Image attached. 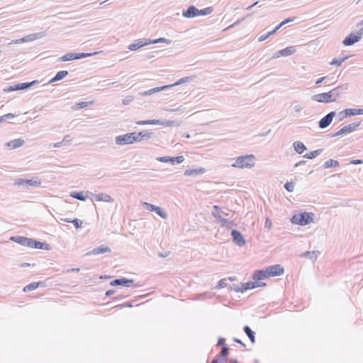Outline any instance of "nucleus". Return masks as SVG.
<instances>
[{"label": "nucleus", "mask_w": 363, "mask_h": 363, "mask_svg": "<svg viewBox=\"0 0 363 363\" xmlns=\"http://www.w3.org/2000/svg\"><path fill=\"white\" fill-rule=\"evenodd\" d=\"M255 159L253 155H242L236 158L235 162L231 166L240 169L251 168L255 166Z\"/></svg>", "instance_id": "obj_1"}, {"label": "nucleus", "mask_w": 363, "mask_h": 363, "mask_svg": "<svg viewBox=\"0 0 363 363\" xmlns=\"http://www.w3.org/2000/svg\"><path fill=\"white\" fill-rule=\"evenodd\" d=\"M191 80V78L189 77H183V78H181L179 80H178L174 84H169V85H164V86H159V87H155V88H153V89H149L147 91H141V92L139 93V95L143 96H150V95H152V94H153L155 93L159 92L160 91L166 90V89H169L170 87H172V86H177V85H180V84H184L185 82H190Z\"/></svg>", "instance_id": "obj_2"}, {"label": "nucleus", "mask_w": 363, "mask_h": 363, "mask_svg": "<svg viewBox=\"0 0 363 363\" xmlns=\"http://www.w3.org/2000/svg\"><path fill=\"white\" fill-rule=\"evenodd\" d=\"M314 214L313 213L303 212L299 214L294 215L291 220L292 223L306 225L313 221Z\"/></svg>", "instance_id": "obj_3"}, {"label": "nucleus", "mask_w": 363, "mask_h": 363, "mask_svg": "<svg viewBox=\"0 0 363 363\" xmlns=\"http://www.w3.org/2000/svg\"><path fill=\"white\" fill-rule=\"evenodd\" d=\"M135 133H129L124 135H120L116 137V143L118 145H130L135 143Z\"/></svg>", "instance_id": "obj_4"}, {"label": "nucleus", "mask_w": 363, "mask_h": 363, "mask_svg": "<svg viewBox=\"0 0 363 363\" xmlns=\"http://www.w3.org/2000/svg\"><path fill=\"white\" fill-rule=\"evenodd\" d=\"M361 123L359 121L354 122L347 125L340 129L337 132L333 133L331 137H337L343 134L350 133L356 130V129L360 125Z\"/></svg>", "instance_id": "obj_5"}, {"label": "nucleus", "mask_w": 363, "mask_h": 363, "mask_svg": "<svg viewBox=\"0 0 363 363\" xmlns=\"http://www.w3.org/2000/svg\"><path fill=\"white\" fill-rule=\"evenodd\" d=\"M362 35L360 29L357 33H351L343 40L342 43L345 46L352 45L361 40Z\"/></svg>", "instance_id": "obj_6"}, {"label": "nucleus", "mask_w": 363, "mask_h": 363, "mask_svg": "<svg viewBox=\"0 0 363 363\" xmlns=\"http://www.w3.org/2000/svg\"><path fill=\"white\" fill-rule=\"evenodd\" d=\"M312 100L319 103H331L334 102L330 91L315 94L312 96Z\"/></svg>", "instance_id": "obj_7"}, {"label": "nucleus", "mask_w": 363, "mask_h": 363, "mask_svg": "<svg viewBox=\"0 0 363 363\" xmlns=\"http://www.w3.org/2000/svg\"><path fill=\"white\" fill-rule=\"evenodd\" d=\"M267 274L269 277L280 276L284 274V269L280 264H274L266 268Z\"/></svg>", "instance_id": "obj_8"}, {"label": "nucleus", "mask_w": 363, "mask_h": 363, "mask_svg": "<svg viewBox=\"0 0 363 363\" xmlns=\"http://www.w3.org/2000/svg\"><path fill=\"white\" fill-rule=\"evenodd\" d=\"M335 111H331L326 116H325L323 118H322L318 122L319 128L323 129L328 127L332 123V121L333 118L335 116Z\"/></svg>", "instance_id": "obj_9"}, {"label": "nucleus", "mask_w": 363, "mask_h": 363, "mask_svg": "<svg viewBox=\"0 0 363 363\" xmlns=\"http://www.w3.org/2000/svg\"><path fill=\"white\" fill-rule=\"evenodd\" d=\"M111 286H122L125 287H130L134 285L133 279H128L126 278H120L116 279L111 281Z\"/></svg>", "instance_id": "obj_10"}, {"label": "nucleus", "mask_w": 363, "mask_h": 363, "mask_svg": "<svg viewBox=\"0 0 363 363\" xmlns=\"http://www.w3.org/2000/svg\"><path fill=\"white\" fill-rule=\"evenodd\" d=\"M27 247H28L30 248H33V249H40V250H47L50 249L48 244H47L45 242H40V241L35 240L33 238H30L29 243Z\"/></svg>", "instance_id": "obj_11"}, {"label": "nucleus", "mask_w": 363, "mask_h": 363, "mask_svg": "<svg viewBox=\"0 0 363 363\" xmlns=\"http://www.w3.org/2000/svg\"><path fill=\"white\" fill-rule=\"evenodd\" d=\"M231 235L233 237V242L239 247H242L245 245V240L241 233L238 230H233L231 231Z\"/></svg>", "instance_id": "obj_12"}, {"label": "nucleus", "mask_w": 363, "mask_h": 363, "mask_svg": "<svg viewBox=\"0 0 363 363\" xmlns=\"http://www.w3.org/2000/svg\"><path fill=\"white\" fill-rule=\"evenodd\" d=\"M348 84H344L332 89L330 91V94L333 99H334V101H335L337 99L340 98V95L343 93V91L348 89Z\"/></svg>", "instance_id": "obj_13"}, {"label": "nucleus", "mask_w": 363, "mask_h": 363, "mask_svg": "<svg viewBox=\"0 0 363 363\" xmlns=\"http://www.w3.org/2000/svg\"><path fill=\"white\" fill-rule=\"evenodd\" d=\"M295 52L296 48L294 46H289L284 49L277 51L276 53H274L272 58H278L281 56H289L295 53Z\"/></svg>", "instance_id": "obj_14"}, {"label": "nucleus", "mask_w": 363, "mask_h": 363, "mask_svg": "<svg viewBox=\"0 0 363 363\" xmlns=\"http://www.w3.org/2000/svg\"><path fill=\"white\" fill-rule=\"evenodd\" d=\"M135 143H139L143 140H147L150 139L153 135V133L150 130H143L139 133L134 132Z\"/></svg>", "instance_id": "obj_15"}, {"label": "nucleus", "mask_w": 363, "mask_h": 363, "mask_svg": "<svg viewBox=\"0 0 363 363\" xmlns=\"http://www.w3.org/2000/svg\"><path fill=\"white\" fill-rule=\"evenodd\" d=\"M111 250L110 247L104 246V245H100L98 247H96L93 249L92 250L86 253L85 255L89 256V255H96L99 254H103L106 252H111Z\"/></svg>", "instance_id": "obj_16"}, {"label": "nucleus", "mask_w": 363, "mask_h": 363, "mask_svg": "<svg viewBox=\"0 0 363 363\" xmlns=\"http://www.w3.org/2000/svg\"><path fill=\"white\" fill-rule=\"evenodd\" d=\"M150 45V43L148 42V40H145L143 39H138L135 41L134 43H132L128 45V49L131 51H135L138 50L139 48L145 46Z\"/></svg>", "instance_id": "obj_17"}, {"label": "nucleus", "mask_w": 363, "mask_h": 363, "mask_svg": "<svg viewBox=\"0 0 363 363\" xmlns=\"http://www.w3.org/2000/svg\"><path fill=\"white\" fill-rule=\"evenodd\" d=\"M86 194H91L92 196H94L97 201H104L107 203H111L113 201V199L108 194L104 193H99L98 194H94L93 193H89V191Z\"/></svg>", "instance_id": "obj_18"}, {"label": "nucleus", "mask_w": 363, "mask_h": 363, "mask_svg": "<svg viewBox=\"0 0 363 363\" xmlns=\"http://www.w3.org/2000/svg\"><path fill=\"white\" fill-rule=\"evenodd\" d=\"M265 285H266L265 283L259 284V282H255V281H249V282H246V283H242L241 284L242 293H243L244 291H245L247 290L252 289L256 287L262 286H265Z\"/></svg>", "instance_id": "obj_19"}, {"label": "nucleus", "mask_w": 363, "mask_h": 363, "mask_svg": "<svg viewBox=\"0 0 363 363\" xmlns=\"http://www.w3.org/2000/svg\"><path fill=\"white\" fill-rule=\"evenodd\" d=\"M197 10L194 5L189 6L186 10H184L182 12V15L184 17L187 18H191L197 16Z\"/></svg>", "instance_id": "obj_20"}, {"label": "nucleus", "mask_w": 363, "mask_h": 363, "mask_svg": "<svg viewBox=\"0 0 363 363\" xmlns=\"http://www.w3.org/2000/svg\"><path fill=\"white\" fill-rule=\"evenodd\" d=\"M25 143V141L21 138H18L15 140H12L5 144L6 147L10 149H16L23 146Z\"/></svg>", "instance_id": "obj_21"}, {"label": "nucleus", "mask_w": 363, "mask_h": 363, "mask_svg": "<svg viewBox=\"0 0 363 363\" xmlns=\"http://www.w3.org/2000/svg\"><path fill=\"white\" fill-rule=\"evenodd\" d=\"M269 278L266 269L264 270H256L252 276V279L255 281V282H258V281Z\"/></svg>", "instance_id": "obj_22"}, {"label": "nucleus", "mask_w": 363, "mask_h": 363, "mask_svg": "<svg viewBox=\"0 0 363 363\" xmlns=\"http://www.w3.org/2000/svg\"><path fill=\"white\" fill-rule=\"evenodd\" d=\"M29 238L23 237V236H12L11 238V240L18 243L23 246L27 247L29 243Z\"/></svg>", "instance_id": "obj_23"}, {"label": "nucleus", "mask_w": 363, "mask_h": 363, "mask_svg": "<svg viewBox=\"0 0 363 363\" xmlns=\"http://www.w3.org/2000/svg\"><path fill=\"white\" fill-rule=\"evenodd\" d=\"M67 75H68L67 71H66V70L60 71L55 74V76L52 79H51L49 81L48 83H47V84L53 83L55 82L60 81V80L62 79L63 78H65ZM45 85H46V84H43V86H45Z\"/></svg>", "instance_id": "obj_24"}, {"label": "nucleus", "mask_w": 363, "mask_h": 363, "mask_svg": "<svg viewBox=\"0 0 363 363\" xmlns=\"http://www.w3.org/2000/svg\"><path fill=\"white\" fill-rule=\"evenodd\" d=\"M243 331L249 337L250 342L254 344L255 342V333L248 325L244 326Z\"/></svg>", "instance_id": "obj_25"}, {"label": "nucleus", "mask_w": 363, "mask_h": 363, "mask_svg": "<svg viewBox=\"0 0 363 363\" xmlns=\"http://www.w3.org/2000/svg\"><path fill=\"white\" fill-rule=\"evenodd\" d=\"M205 172V169H186L184 174V176H197L200 174H203Z\"/></svg>", "instance_id": "obj_26"}, {"label": "nucleus", "mask_w": 363, "mask_h": 363, "mask_svg": "<svg viewBox=\"0 0 363 363\" xmlns=\"http://www.w3.org/2000/svg\"><path fill=\"white\" fill-rule=\"evenodd\" d=\"M158 122L157 125H161L166 127L169 126H179L180 123L177 121H169V120H158Z\"/></svg>", "instance_id": "obj_27"}, {"label": "nucleus", "mask_w": 363, "mask_h": 363, "mask_svg": "<svg viewBox=\"0 0 363 363\" xmlns=\"http://www.w3.org/2000/svg\"><path fill=\"white\" fill-rule=\"evenodd\" d=\"M345 115L348 117L352 116L362 115L363 114V108H346L345 109Z\"/></svg>", "instance_id": "obj_28"}, {"label": "nucleus", "mask_w": 363, "mask_h": 363, "mask_svg": "<svg viewBox=\"0 0 363 363\" xmlns=\"http://www.w3.org/2000/svg\"><path fill=\"white\" fill-rule=\"evenodd\" d=\"M293 146L298 154H301L306 150V145L300 141L294 142Z\"/></svg>", "instance_id": "obj_29"}, {"label": "nucleus", "mask_w": 363, "mask_h": 363, "mask_svg": "<svg viewBox=\"0 0 363 363\" xmlns=\"http://www.w3.org/2000/svg\"><path fill=\"white\" fill-rule=\"evenodd\" d=\"M93 101H82V102H79V103H76L72 108L74 109V110H79V109H81V108H86L90 105H92L93 104Z\"/></svg>", "instance_id": "obj_30"}, {"label": "nucleus", "mask_w": 363, "mask_h": 363, "mask_svg": "<svg viewBox=\"0 0 363 363\" xmlns=\"http://www.w3.org/2000/svg\"><path fill=\"white\" fill-rule=\"evenodd\" d=\"M44 35H45V33L40 32V33L28 35L26 37H23V38L26 39V42H28V41H31V40H35L39 38L43 37Z\"/></svg>", "instance_id": "obj_31"}, {"label": "nucleus", "mask_w": 363, "mask_h": 363, "mask_svg": "<svg viewBox=\"0 0 363 363\" xmlns=\"http://www.w3.org/2000/svg\"><path fill=\"white\" fill-rule=\"evenodd\" d=\"M213 6H208L203 9L197 10V16H207L211 14L213 11Z\"/></svg>", "instance_id": "obj_32"}, {"label": "nucleus", "mask_w": 363, "mask_h": 363, "mask_svg": "<svg viewBox=\"0 0 363 363\" xmlns=\"http://www.w3.org/2000/svg\"><path fill=\"white\" fill-rule=\"evenodd\" d=\"M322 152V149L315 150L314 151H311L310 152L306 153V155H303V157L306 159H313L315 157L320 155Z\"/></svg>", "instance_id": "obj_33"}, {"label": "nucleus", "mask_w": 363, "mask_h": 363, "mask_svg": "<svg viewBox=\"0 0 363 363\" xmlns=\"http://www.w3.org/2000/svg\"><path fill=\"white\" fill-rule=\"evenodd\" d=\"M337 166H339V162L337 160H335L333 159H330V160L325 161L323 164V167L325 169H328L330 167H335Z\"/></svg>", "instance_id": "obj_34"}, {"label": "nucleus", "mask_w": 363, "mask_h": 363, "mask_svg": "<svg viewBox=\"0 0 363 363\" xmlns=\"http://www.w3.org/2000/svg\"><path fill=\"white\" fill-rule=\"evenodd\" d=\"M300 257H308L312 261H315L317 258L316 252L315 251H306L302 253Z\"/></svg>", "instance_id": "obj_35"}, {"label": "nucleus", "mask_w": 363, "mask_h": 363, "mask_svg": "<svg viewBox=\"0 0 363 363\" xmlns=\"http://www.w3.org/2000/svg\"><path fill=\"white\" fill-rule=\"evenodd\" d=\"M41 284H42V283L40 281L32 282L23 288V291L27 292V291L35 290Z\"/></svg>", "instance_id": "obj_36"}, {"label": "nucleus", "mask_w": 363, "mask_h": 363, "mask_svg": "<svg viewBox=\"0 0 363 363\" xmlns=\"http://www.w3.org/2000/svg\"><path fill=\"white\" fill-rule=\"evenodd\" d=\"M71 196L82 201H85L87 199V196L84 195L83 191L74 192L71 194Z\"/></svg>", "instance_id": "obj_37"}, {"label": "nucleus", "mask_w": 363, "mask_h": 363, "mask_svg": "<svg viewBox=\"0 0 363 363\" xmlns=\"http://www.w3.org/2000/svg\"><path fill=\"white\" fill-rule=\"evenodd\" d=\"M220 223V225L222 227H225L227 228H232L235 223L233 221L228 220V219H225L223 218V219H220V221L219 222Z\"/></svg>", "instance_id": "obj_38"}, {"label": "nucleus", "mask_w": 363, "mask_h": 363, "mask_svg": "<svg viewBox=\"0 0 363 363\" xmlns=\"http://www.w3.org/2000/svg\"><path fill=\"white\" fill-rule=\"evenodd\" d=\"M158 122L157 119L153 120H144V121H136L137 125H157Z\"/></svg>", "instance_id": "obj_39"}, {"label": "nucleus", "mask_w": 363, "mask_h": 363, "mask_svg": "<svg viewBox=\"0 0 363 363\" xmlns=\"http://www.w3.org/2000/svg\"><path fill=\"white\" fill-rule=\"evenodd\" d=\"M73 60H75L74 53L73 52L66 53L65 55L59 58V60L62 62L70 61Z\"/></svg>", "instance_id": "obj_40"}, {"label": "nucleus", "mask_w": 363, "mask_h": 363, "mask_svg": "<svg viewBox=\"0 0 363 363\" xmlns=\"http://www.w3.org/2000/svg\"><path fill=\"white\" fill-rule=\"evenodd\" d=\"M148 42L150 43V44H156V43H165L169 45V44L172 43V40L167 39V38H157V39H155V40H148Z\"/></svg>", "instance_id": "obj_41"}, {"label": "nucleus", "mask_w": 363, "mask_h": 363, "mask_svg": "<svg viewBox=\"0 0 363 363\" xmlns=\"http://www.w3.org/2000/svg\"><path fill=\"white\" fill-rule=\"evenodd\" d=\"M349 56H345L343 58L341 59H333L330 62V65H336V66H340L343 62H345L347 59H348Z\"/></svg>", "instance_id": "obj_42"}, {"label": "nucleus", "mask_w": 363, "mask_h": 363, "mask_svg": "<svg viewBox=\"0 0 363 363\" xmlns=\"http://www.w3.org/2000/svg\"><path fill=\"white\" fill-rule=\"evenodd\" d=\"M154 212L164 219H166L168 217L167 213L160 207L157 206L156 210H155Z\"/></svg>", "instance_id": "obj_43"}, {"label": "nucleus", "mask_w": 363, "mask_h": 363, "mask_svg": "<svg viewBox=\"0 0 363 363\" xmlns=\"http://www.w3.org/2000/svg\"><path fill=\"white\" fill-rule=\"evenodd\" d=\"M4 90V91H6V92L21 90V83L15 84L13 86H9L7 88H5Z\"/></svg>", "instance_id": "obj_44"}, {"label": "nucleus", "mask_w": 363, "mask_h": 363, "mask_svg": "<svg viewBox=\"0 0 363 363\" xmlns=\"http://www.w3.org/2000/svg\"><path fill=\"white\" fill-rule=\"evenodd\" d=\"M184 160V156L180 155V156H177V157H171L170 162H171L172 164L174 165L176 163L180 164V163L183 162Z\"/></svg>", "instance_id": "obj_45"}, {"label": "nucleus", "mask_w": 363, "mask_h": 363, "mask_svg": "<svg viewBox=\"0 0 363 363\" xmlns=\"http://www.w3.org/2000/svg\"><path fill=\"white\" fill-rule=\"evenodd\" d=\"M38 83V80H33V81H32L30 82L21 83V90H24V89H28L29 87H30L33 85L36 84Z\"/></svg>", "instance_id": "obj_46"}, {"label": "nucleus", "mask_w": 363, "mask_h": 363, "mask_svg": "<svg viewBox=\"0 0 363 363\" xmlns=\"http://www.w3.org/2000/svg\"><path fill=\"white\" fill-rule=\"evenodd\" d=\"M26 184L30 186H39L41 184L40 180H36V179H26Z\"/></svg>", "instance_id": "obj_47"}, {"label": "nucleus", "mask_w": 363, "mask_h": 363, "mask_svg": "<svg viewBox=\"0 0 363 363\" xmlns=\"http://www.w3.org/2000/svg\"><path fill=\"white\" fill-rule=\"evenodd\" d=\"M94 53H89V52H79V53H74L75 60L82 59L84 57H89L93 55H95Z\"/></svg>", "instance_id": "obj_48"}, {"label": "nucleus", "mask_w": 363, "mask_h": 363, "mask_svg": "<svg viewBox=\"0 0 363 363\" xmlns=\"http://www.w3.org/2000/svg\"><path fill=\"white\" fill-rule=\"evenodd\" d=\"M228 346H223L221 347V351L220 352V357H223V359H227V357L228 355Z\"/></svg>", "instance_id": "obj_49"}, {"label": "nucleus", "mask_w": 363, "mask_h": 363, "mask_svg": "<svg viewBox=\"0 0 363 363\" xmlns=\"http://www.w3.org/2000/svg\"><path fill=\"white\" fill-rule=\"evenodd\" d=\"M295 184L292 182H288L284 184V188L289 192H292L294 190Z\"/></svg>", "instance_id": "obj_50"}, {"label": "nucleus", "mask_w": 363, "mask_h": 363, "mask_svg": "<svg viewBox=\"0 0 363 363\" xmlns=\"http://www.w3.org/2000/svg\"><path fill=\"white\" fill-rule=\"evenodd\" d=\"M227 286V279H221L217 286L215 287V289H222V288H224Z\"/></svg>", "instance_id": "obj_51"}, {"label": "nucleus", "mask_w": 363, "mask_h": 363, "mask_svg": "<svg viewBox=\"0 0 363 363\" xmlns=\"http://www.w3.org/2000/svg\"><path fill=\"white\" fill-rule=\"evenodd\" d=\"M143 206L149 211H155V210H156V208H157V206H155L153 204H151V203H149L147 202H144Z\"/></svg>", "instance_id": "obj_52"}, {"label": "nucleus", "mask_w": 363, "mask_h": 363, "mask_svg": "<svg viewBox=\"0 0 363 363\" xmlns=\"http://www.w3.org/2000/svg\"><path fill=\"white\" fill-rule=\"evenodd\" d=\"M133 99H134L133 96H128L123 99L122 103L123 105L127 106V105L130 104V102H132L133 101Z\"/></svg>", "instance_id": "obj_53"}, {"label": "nucleus", "mask_w": 363, "mask_h": 363, "mask_svg": "<svg viewBox=\"0 0 363 363\" xmlns=\"http://www.w3.org/2000/svg\"><path fill=\"white\" fill-rule=\"evenodd\" d=\"M72 223L74 224V225L76 228H79L82 226V221L78 218H74L72 220Z\"/></svg>", "instance_id": "obj_54"}, {"label": "nucleus", "mask_w": 363, "mask_h": 363, "mask_svg": "<svg viewBox=\"0 0 363 363\" xmlns=\"http://www.w3.org/2000/svg\"><path fill=\"white\" fill-rule=\"evenodd\" d=\"M157 160L161 162H170L171 157L164 156V157H159L157 158Z\"/></svg>", "instance_id": "obj_55"}, {"label": "nucleus", "mask_w": 363, "mask_h": 363, "mask_svg": "<svg viewBox=\"0 0 363 363\" xmlns=\"http://www.w3.org/2000/svg\"><path fill=\"white\" fill-rule=\"evenodd\" d=\"M295 19H296V17L286 18L279 24V27H282L283 26L286 25V23L293 22Z\"/></svg>", "instance_id": "obj_56"}, {"label": "nucleus", "mask_w": 363, "mask_h": 363, "mask_svg": "<svg viewBox=\"0 0 363 363\" xmlns=\"http://www.w3.org/2000/svg\"><path fill=\"white\" fill-rule=\"evenodd\" d=\"M230 290H233L235 292H241L242 293V287L241 286H239L237 284H233L230 286Z\"/></svg>", "instance_id": "obj_57"}, {"label": "nucleus", "mask_w": 363, "mask_h": 363, "mask_svg": "<svg viewBox=\"0 0 363 363\" xmlns=\"http://www.w3.org/2000/svg\"><path fill=\"white\" fill-rule=\"evenodd\" d=\"M293 108L294 112L298 113H300L303 109V107L300 104H295L294 105Z\"/></svg>", "instance_id": "obj_58"}, {"label": "nucleus", "mask_w": 363, "mask_h": 363, "mask_svg": "<svg viewBox=\"0 0 363 363\" xmlns=\"http://www.w3.org/2000/svg\"><path fill=\"white\" fill-rule=\"evenodd\" d=\"M62 141L65 145H67L71 142L70 136L69 135H66Z\"/></svg>", "instance_id": "obj_59"}, {"label": "nucleus", "mask_w": 363, "mask_h": 363, "mask_svg": "<svg viewBox=\"0 0 363 363\" xmlns=\"http://www.w3.org/2000/svg\"><path fill=\"white\" fill-rule=\"evenodd\" d=\"M270 35H269V33H267V34H262L261 35L259 38H258V41L259 42H262L264 40H265L266 39H267Z\"/></svg>", "instance_id": "obj_60"}, {"label": "nucleus", "mask_w": 363, "mask_h": 363, "mask_svg": "<svg viewBox=\"0 0 363 363\" xmlns=\"http://www.w3.org/2000/svg\"><path fill=\"white\" fill-rule=\"evenodd\" d=\"M212 216L216 218L219 222L220 219H223V218L220 216V214L218 212H212Z\"/></svg>", "instance_id": "obj_61"}, {"label": "nucleus", "mask_w": 363, "mask_h": 363, "mask_svg": "<svg viewBox=\"0 0 363 363\" xmlns=\"http://www.w3.org/2000/svg\"><path fill=\"white\" fill-rule=\"evenodd\" d=\"M348 117L347 115H345V110L342 111H340L339 113H338V118H339V120L340 121H342L343 120L344 118Z\"/></svg>", "instance_id": "obj_62"}, {"label": "nucleus", "mask_w": 363, "mask_h": 363, "mask_svg": "<svg viewBox=\"0 0 363 363\" xmlns=\"http://www.w3.org/2000/svg\"><path fill=\"white\" fill-rule=\"evenodd\" d=\"M218 345L221 346V347L223 346H227L225 345V340L223 337H220L218 340Z\"/></svg>", "instance_id": "obj_63"}, {"label": "nucleus", "mask_w": 363, "mask_h": 363, "mask_svg": "<svg viewBox=\"0 0 363 363\" xmlns=\"http://www.w3.org/2000/svg\"><path fill=\"white\" fill-rule=\"evenodd\" d=\"M352 164H363L362 160H352L350 162Z\"/></svg>", "instance_id": "obj_64"}]
</instances>
